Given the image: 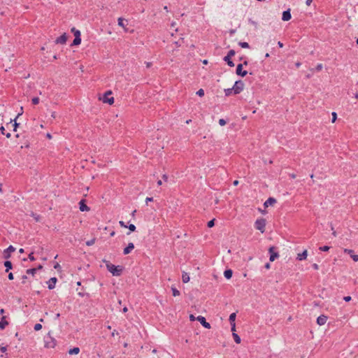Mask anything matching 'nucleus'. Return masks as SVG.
Returning a JSON list of instances; mask_svg holds the SVG:
<instances>
[{
  "instance_id": "obj_59",
  "label": "nucleus",
  "mask_w": 358,
  "mask_h": 358,
  "mask_svg": "<svg viewBox=\"0 0 358 358\" xmlns=\"http://www.w3.org/2000/svg\"><path fill=\"white\" fill-rule=\"evenodd\" d=\"M46 137H47L48 139H50V140H51V139L52 138V135H51L50 133H48V134H46Z\"/></svg>"
},
{
  "instance_id": "obj_26",
  "label": "nucleus",
  "mask_w": 358,
  "mask_h": 358,
  "mask_svg": "<svg viewBox=\"0 0 358 358\" xmlns=\"http://www.w3.org/2000/svg\"><path fill=\"white\" fill-rule=\"evenodd\" d=\"M232 336L234 337V339L235 342L237 344L241 343V338H240V336L236 332L232 333Z\"/></svg>"
},
{
  "instance_id": "obj_36",
  "label": "nucleus",
  "mask_w": 358,
  "mask_h": 358,
  "mask_svg": "<svg viewBox=\"0 0 358 358\" xmlns=\"http://www.w3.org/2000/svg\"><path fill=\"white\" fill-rule=\"evenodd\" d=\"M331 115H332L331 122L334 123L337 119V114L336 112H332Z\"/></svg>"
},
{
  "instance_id": "obj_20",
  "label": "nucleus",
  "mask_w": 358,
  "mask_h": 358,
  "mask_svg": "<svg viewBox=\"0 0 358 358\" xmlns=\"http://www.w3.org/2000/svg\"><path fill=\"white\" fill-rule=\"evenodd\" d=\"M8 324V322L6 320V317L4 316L2 317L0 321V329H3Z\"/></svg>"
},
{
  "instance_id": "obj_63",
  "label": "nucleus",
  "mask_w": 358,
  "mask_h": 358,
  "mask_svg": "<svg viewBox=\"0 0 358 358\" xmlns=\"http://www.w3.org/2000/svg\"><path fill=\"white\" fill-rule=\"evenodd\" d=\"M270 266H270V264H269V263H267V264L265 265V268H266V269H269V268H270Z\"/></svg>"
},
{
  "instance_id": "obj_13",
  "label": "nucleus",
  "mask_w": 358,
  "mask_h": 358,
  "mask_svg": "<svg viewBox=\"0 0 358 358\" xmlns=\"http://www.w3.org/2000/svg\"><path fill=\"white\" fill-rule=\"evenodd\" d=\"M57 280L55 277H52L51 278L48 282H47V285H48V287L49 289H52L55 288V285H56V282H57Z\"/></svg>"
},
{
  "instance_id": "obj_52",
  "label": "nucleus",
  "mask_w": 358,
  "mask_h": 358,
  "mask_svg": "<svg viewBox=\"0 0 358 358\" xmlns=\"http://www.w3.org/2000/svg\"><path fill=\"white\" fill-rule=\"evenodd\" d=\"M29 259L31 260V261H34L35 260V258L34 257V253L31 252L29 255Z\"/></svg>"
},
{
  "instance_id": "obj_51",
  "label": "nucleus",
  "mask_w": 358,
  "mask_h": 358,
  "mask_svg": "<svg viewBox=\"0 0 358 358\" xmlns=\"http://www.w3.org/2000/svg\"><path fill=\"white\" fill-rule=\"evenodd\" d=\"M27 280V275H22V283L24 284L26 283V280Z\"/></svg>"
},
{
  "instance_id": "obj_30",
  "label": "nucleus",
  "mask_w": 358,
  "mask_h": 358,
  "mask_svg": "<svg viewBox=\"0 0 358 358\" xmlns=\"http://www.w3.org/2000/svg\"><path fill=\"white\" fill-rule=\"evenodd\" d=\"M171 291L173 296H178L180 294V292L175 287H171Z\"/></svg>"
},
{
  "instance_id": "obj_45",
  "label": "nucleus",
  "mask_w": 358,
  "mask_h": 358,
  "mask_svg": "<svg viewBox=\"0 0 358 358\" xmlns=\"http://www.w3.org/2000/svg\"><path fill=\"white\" fill-rule=\"evenodd\" d=\"M41 328H42V325L41 324H36L34 326V330H36V331H39L41 329Z\"/></svg>"
},
{
  "instance_id": "obj_60",
  "label": "nucleus",
  "mask_w": 358,
  "mask_h": 358,
  "mask_svg": "<svg viewBox=\"0 0 358 358\" xmlns=\"http://www.w3.org/2000/svg\"><path fill=\"white\" fill-rule=\"evenodd\" d=\"M313 267L315 270H318V268H319L318 264H313Z\"/></svg>"
},
{
  "instance_id": "obj_23",
  "label": "nucleus",
  "mask_w": 358,
  "mask_h": 358,
  "mask_svg": "<svg viewBox=\"0 0 358 358\" xmlns=\"http://www.w3.org/2000/svg\"><path fill=\"white\" fill-rule=\"evenodd\" d=\"M4 266L6 267V271L8 272L12 268V263L10 261H6L4 262Z\"/></svg>"
},
{
  "instance_id": "obj_29",
  "label": "nucleus",
  "mask_w": 358,
  "mask_h": 358,
  "mask_svg": "<svg viewBox=\"0 0 358 358\" xmlns=\"http://www.w3.org/2000/svg\"><path fill=\"white\" fill-rule=\"evenodd\" d=\"M236 315L235 313H231L230 315H229V321H230V323L232 324V323H235V320H236Z\"/></svg>"
},
{
  "instance_id": "obj_10",
  "label": "nucleus",
  "mask_w": 358,
  "mask_h": 358,
  "mask_svg": "<svg viewBox=\"0 0 358 358\" xmlns=\"http://www.w3.org/2000/svg\"><path fill=\"white\" fill-rule=\"evenodd\" d=\"M328 317L324 315H321L317 318V324L319 326L324 325L327 322Z\"/></svg>"
},
{
  "instance_id": "obj_42",
  "label": "nucleus",
  "mask_w": 358,
  "mask_h": 358,
  "mask_svg": "<svg viewBox=\"0 0 358 358\" xmlns=\"http://www.w3.org/2000/svg\"><path fill=\"white\" fill-rule=\"evenodd\" d=\"M31 101L34 105H36L39 103V99L38 97H34L32 98Z\"/></svg>"
},
{
  "instance_id": "obj_18",
  "label": "nucleus",
  "mask_w": 358,
  "mask_h": 358,
  "mask_svg": "<svg viewBox=\"0 0 358 358\" xmlns=\"http://www.w3.org/2000/svg\"><path fill=\"white\" fill-rule=\"evenodd\" d=\"M276 202V200L274 198L270 197L268 198L264 203L265 208H268V206H273Z\"/></svg>"
},
{
  "instance_id": "obj_61",
  "label": "nucleus",
  "mask_w": 358,
  "mask_h": 358,
  "mask_svg": "<svg viewBox=\"0 0 358 358\" xmlns=\"http://www.w3.org/2000/svg\"><path fill=\"white\" fill-rule=\"evenodd\" d=\"M54 268H56V269H59V268H60V265L58 263H57L55 265Z\"/></svg>"
},
{
  "instance_id": "obj_62",
  "label": "nucleus",
  "mask_w": 358,
  "mask_h": 358,
  "mask_svg": "<svg viewBox=\"0 0 358 358\" xmlns=\"http://www.w3.org/2000/svg\"><path fill=\"white\" fill-rule=\"evenodd\" d=\"M278 46H279L280 48H282V47H283V44H282V43H281L280 41H278Z\"/></svg>"
},
{
  "instance_id": "obj_3",
  "label": "nucleus",
  "mask_w": 358,
  "mask_h": 358,
  "mask_svg": "<svg viewBox=\"0 0 358 358\" xmlns=\"http://www.w3.org/2000/svg\"><path fill=\"white\" fill-rule=\"evenodd\" d=\"M44 346L46 348L52 349L56 346V340L48 333L44 340Z\"/></svg>"
},
{
  "instance_id": "obj_57",
  "label": "nucleus",
  "mask_w": 358,
  "mask_h": 358,
  "mask_svg": "<svg viewBox=\"0 0 358 358\" xmlns=\"http://www.w3.org/2000/svg\"><path fill=\"white\" fill-rule=\"evenodd\" d=\"M0 350H1L2 352H6V347H4V346L0 347Z\"/></svg>"
},
{
  "instance_id": "obj_56",
  "label": "nucleus",
  "mask_w": 358,
  "mask_h": 358,
  "mask_svg": "<svg viewBox=\"0 0 358 358\" xmlns=\"http://www.w3.org/2000/svg\"><path fill=\"white\" fill-rule=\"evenodd\" d=\"M313 2V0H306V4L309 6Z\"/></svg>"
},
{
  "instance_id": "obj_49",
  "label": "nucleus",
  "mask_w": 358,
  "mask_h": 358,
  "mask_svg": "<svg viewBox=\"0 0 358 358\" xmlns=\"http://www.w3.org/2000/svg\"><path fill=\"white\" fill-rule=\"evenodd\" d=\"M232 333L236 332V323L231 324Z\"/></svg>"
},
{
  "instance_id": "obj_5",
  "label": "nucleus",
  "mask_w": 358,
  "mask_h": 358,
  "mask_svg": "<svg viewBox=\"0 0 358 358\" xmlns=\"http://www.w3.org/2000/svg\"><path fill=\"white\" fill-rule=\"evenodd\" d=\"M245 84L242 80L236 81L233 87L234 94H240L244 89Z\"/></svg>"
},
{
  "instance_id": "obj_24",
  "label": "nucleus",
  "mask_w": 358,
  "mask_h": 358,
  "mask_svg": "<svg viewBox=\"0 0 358 358\" xmlns=\"http://www.w3.org/2000/svg\"><path fill=\"white\" fill-rule=\"evenodd\" d=\"M224 60L227 63V64H228L229 66H231V67L234 66V62L231 61V57L225 56V57H224Z\"/></svg>"
},
{
  "instance_id": "obj_11",
  "label": "nucleus",
  "mask_w": 358,
  "mask_h": 358,
  "mask_svg": "<svg viewBox=\"0 0 358 358\" xmlns=\"http://www.w3.org/2000/svg\"><path fill=\"white\" fill-rule=\"evenodd\" d=\"M308 257V250L306 249L303 250L302 252L298 253L296 255V259L298 261H303L306 260Z\"/></svg>"
},
{
  "instance_id": "obj_21",
  "label": "nucleus",
  "mask_w": 358,
  "mask_h": 358,
  "mask_svg": "<svg viewBox=\"0 0 358 358\" xmlns=\"http://www.w3.org/2000/svg\"><path fill=\"white\" fill-rule=\"evenodd\" d=\"M68 352L70 355H78L80 352V349L79 348L76 347L72 349H70Z\"/></svg>"
},
{
  "instance_id": "obj_9",
  "label": "nucleus",
  "mask_w": 358,
  "mask_h": 358,
  "mask_svg": "<svg viewBox=\"0 0 358 358\" xmlns=\"http://www.w3.org/2000/svg\"><path fill=\"white\" fill-rule=\"evenodd\" d=\"M15 248L13 245L8 246L3 250V256L6 259H9L12 252H15Z\"/></svg>"
},
{
  "instance_id": "obj_6",
  "label": "nucleus",
  "mask_w": 358,
  "mask_h": 358,
  "mask_svg": "<svg viewBox=\"0 0 358 358\" xmlns=\"http://www.w3.org/2000/svg\"><path fill=\"white\" fill-rule=\"evenodd\" d=\"M117 25L123 29L124 32H129V21L123 17L117 18Z\"/></svg>"
},
{
  "instance_id": "obj_53",
  "label": "nucleus",
  "mask_w": 358,
  "mask_h": 358,
  "mask_svg": "<svg viewBox=\"0 0 358 358\" xmlns=\"http://www.w3.org/2000/svg\"><path fill=\"white\" fill-rule=\"evenodd\" d=\"M119 224L123 228H127V226L125 224V223L123 221H120Z\"/></svg>"
},
{
  "instance_id": "obj_32",
  "label": "nucleus",
  "mask_w": 358,
  "mask_h": 358,
  "mask_svg": "<svg viewBox=\"0 0 358 358\" xmlns=\"http://www.w3.org/2000/svg\"><path fill=\"white\" fill-rule=\"evenodd\" d=\"M20 115V114H18V115L17 116V117L13 120V122H13V131H15L17 130V127H18V125H19V124H18V123H17V122H16V119L18 117V116H19Z\"/></svg>"
},
{
  "instance_id": "obj_39",
  "label": "nucleus",
  "mask_w": 358,
  "mask_h": 358,
  "mask_svg": "<svg viewBox=\"0 0 358 358\" xmlns=\"http://www.w3.org/2000/svg\"><path fill=\"white\" fill-rule=\"evenodd\" d=\"M94 243H95V239L92 238V239H91L90 241H87L86 242V245H88V246H91V245H94Z\"/></svg>"
},
{
  "instance_id": "obj_27",
  "label": "nucleus",
  "mask_w": 358,
  "mask_h": 358,
  "mask_svg": "<svg viewBox=\"0 0 358 358\" xmlns=\"http://www.w3.org/2000/svg\"><path fill=\"white\" fill-rule=\"evenodd\" d=\"M0 131L3 135H5L8 138L10 137V133L5 134V128L1 123H0Z\"/></svg>"
},
{
  "instance_id": "obj_34",
  "label": "nucleus",
  "mask_w": 358,
  "mask_h": 358,
  "mask_svg": "<svg viewBox=\"0 0 358 358\" xmlns=\"http://www.w3.org/2000/svg\"><path fill=\"white\" fill-rule=\"evenodd\" d=\"M239 45L243 48H248L249 44L247 42H240Z\"/></svg>"
},
{
  "instance_id": "obj_48",
  "label": "nucleus",
  "mask_w": 358,
  "mask_h": 358,
  "mask_svg": "<svg viewBox=\"0 0 358 358\" xmlns=\"http://www.w3.org/2000/svg\"><path fill=\"white\" fill-rule=\"evenodd\" d=\"M351 296H344L343 297V300L345 301V302H349L350 301H351Z\"/></svg>"
},
{
  "instance_id": "obj_50",
  "label": "nucleus",
  "mask_w": 358,
  "mask_h": 358,
  "mask_svg": "<svg viewBox=\"0 0 358 358\" xmlns=\"http://www.w3.org/2000/svg\"><path fill=\"white\" fill-rule=\"evenodd\" d=\"M322 68H323L322 64H318L317 65V66H316V70H317V71H320V70H322Z\"/></svg>"
},
{
  "instance_id": "obj_44",
  "label": "nucleus",
  "mask_w": 358,
  "mask_h": 358,
  "mask_svg": "<svg viewBox=\"0 0 358 358\" xmlns=\"http://www.w3.org/2000/svg\"><path fill=\"white\" fill-rule=\"evenodd\" d=\"M235 55V51L234 50H231L229 51L227 57H233L234 55Z\"/></svg>"
},
{
  "instance_id": "obj_1",
  "label": "nucleus",
  "mask_w": 358,
  "mask_h": 358,
  "mask_svg": "<svg viewBox=\"0 0 358 358\" xmlns=\"http://www.w3.org/2000/svg\"><path fill=\"white\" fill-rule=\"evenodd\" d=\"M103 263H105L106 267L107 270L113 275V276H120L123 272L124 268L122 266L117 265L115 266L112 264L109 261L106 259L103 260Z\"/></svg>"
},
{
  "instance_id": "obj_12",
  "label": "nucleus",
  "mask_w": 358,
  "mask_h": 358,
  "mask_svg": "<svg viewBox=\"0 0 358 358\" xmlns=\"http://www.w3.org/2000/svg\"><path fill=\"white\" fill-rule=\"evenodd\" d=\"M67 41V36H66V33H64L63 34H62L59 37H58L56 40H55V43H60V44H64L66 43Z\"/></svg>"
},
{
  "instance_id": "obj_64",
  "label": "nucleus",
  "mask_w": 358,
  "mask_h": 358,
  "mask_svg": "<svg viewBox=\"0 0 358 358\" xmlns=\"http://www.w3.org/2000/svg\"><path fill=\"white\" fill-rule=\"evenodd\" d=\"M174 44H175V45L176 47H180V44L178 41L174 42Z\"/></svg>"
},
{
  "instance_id": "obj_37",
  "label": "nucleus",
  "mask_w": 358,
  "mask_h": 358,
  "mask_svg": "<svg viewBox=\"0 0 358 358\" xmlns=\"http://www.w3.org/2000/svg\"><path fill=\"white\" fill-rule=\"evenodd\" d=\"M127 228L130 231H134L136 230V226L133 224H130L129 226H127Z\"/></svg>"
},
{
  "instance_id": "obj_15",
  "label": "nucleus",
  "mask_w": 358,
  "mask_h": 358,
  "mask_svg": "<svg viewBox=\"0 0 358 358\" xmlns=\"http://www.w3.org/2000/svg\"><path fill=\"white\" fill-rule=\"evenodd\" d=\"M236 73L238 76L244 77L245 76L247 75L248 72L246 71H243V64H240L237 66Z\"/></svg>"
},
{
  "instance_id": "obj_25",
  "label": "nucleus",
  "mask_w": 358,
  "mask_h": 358,
  "mask_svg": "<svg viewBox=\"0 0 358 358\" xmlns=\"http://www.w3.org/2000/svg\"><path fill=\"white\" fill-rule=\"evenodd\" d=\"M71 32L73 33L75 38L80 37V31L78 29H76L75 27L71 28Z\"/></svg>"
},
{
  "instance_id": "obj_55",
  "label": "nucleus",
  "mask_w": 358,
  "mask_h": 358,
  "mask_svg": "<svg viewBox=\"0 0 358 358\" xmlns=\"http://www.w3.org/2000/svg\"><path fill=\"white\" fill-rule=\"evenodd\" d=\"M189 320L190 321H194L195 320H196V318L194 316V315H189Z\"/></svg>"
},
{
  "instance_id": "obj_31",
  "label": "nucleus",
  "mask_w": 358,
  "mask_h": 358,
  "mask_svg": "<svg viewBox=\"0 0 358 358\" xmlns=\"http://www.w3.org/2000/svg\"><path fill=\"white\" fill-rule=\"evenodd\" d=\"M232 92L234 93V90H233V87L232 88H228V89H225L224 90V93H225V95L226 96H229L232 94Z\"/></svg>"
},
{
  "instance_id": "obj_28",
  "label": "nucleus",
  "mask_w": 358,
  "mask_h": 358,
  "mask_svg": "<svg viewBox=\"0 0 358 358\" xmlns=\"http://www.w3.org/2000/svg\"><path fill=\"white\" fill-rule=\"evenodd\" d=\"M80 43H81L80 37L75 38L72 43V45H78L80 44Z\"/></svg>"
},
{
  "instance_id": "obj_40",
  "label": "nucleus",
  "mask_w": 358,
  "mask_h": 358,
  "mask_svg": "<svg viewBox=\"0 0 358 358\" xmlns=\"http://www.w3.org/2000/svg\"><path fill=\"white\" fill-rule=\"evenodd\" d=\"M329 248H330L329 246L324 245V246L320 247L319 249L321 251L327 252L329 250Z\"/></svg>"
},
{
  "instance_id": "obj_4",
  "label": "nucleus",
  "mask_w": 358,
  "mask_h": 358,
  "mask_svg": "<svg viewBox=\"0 0 358 358\" xmlns=\"http://www.w3.org/2000/svg\"><path fill=\"white\" fill-rule=\"evenodd\" d=\"M255 227L257 230H259L262 234H264L266 230V220L264 218L257 219L255 222Z\"/></svg>"
},
{
  "instance_id": "obj_17",
  "label": "nucleus",
  "mask_w": 358,
  "mask_h": 358,
  "mask_svg": "<svg viewBox=\"0 0 358 358\" xmlns=\"http://www.w3.org/2000/svg\"><path fill=\"white\" fill-rule=\"evenodd\" d=\"M79 209L81 212H87L90 210V208L85 204V200H81L79 202Z\"/></svg>"
},
{
  "instance_id": "obj_43",
  "label": "nucleus",
  "mask_w": 358,
  "mask_h": 358,
  "mask_svg": "<svg viewBox=\"0 0 358 358\" xmlns=\"http://www.w3.org/2000/svg\"><path fill=\"white\" fill-rule=\"evenodd\" d=\"M214 224H215L214 220H210V221L208 222V224H207V225H208V227L209 228L213 227L214 226Z\"/></svg>"
},
{
  "instance_id": "obj_16",
  "label": "nucleus",
  "mask_w": 358,
  "mask_h": 358,
  "mask_svg": "<svg viewBox=\"0 0 358 358\" xmlns=\"http://www.w3.org/2000/svg\"><path fill=\"white\" fill-rule=\"evenodd\" d=\"M134 249V244L133 243H129L127 246L124 248V255L129 254Z\"/></svg>"
},
{
  "instance_id": "obj_46",
  "label": "nucleus",
  "mask_w": 358,
  "mask_h": 358,
  "mask_svg": "<svg viewBox=\"0 0 358 358\" xmlns=\"http://www.w3.org/2000/svg\"><path fill=\"white\" fill-rule=\"evenodd\" d=\"M351 257L354 262H358V255L353 254V255H352Z\"/></svg>"
},
{
  "instance_id": "obj_38",
  "label": "nucleus",
  "mask_w": 358,
  "mask_h": 358,
  "mask_svg": "<svg viewBox=\"0 0 358 358\" xmlns=\"http://www.w3.org/2000/svg\"><path fill=\"white\" fill-rule=\"evenodd\" d=\"M249 22L252 25L254 26L255 27H257V22L252 20V19H249L248 20Z\"/></svg>"
},
{
  "instance_id": "obj_8",
  "label": "nucleus",
  "mask_w": 358,
  "mask_h": 358,
  "mask_svg": "<svg viewBox=\"0 0 358 358\" xmlns=\"http://www.w3.org/2000/svg\"><path fill=\"white\" fill-rule=\"evenodd\" d=\"M196 320L201 323V324L205 327L206 329H210L211 326L210 324V323L207 322L206 320V318L203 317V316H198L196 317Z\"/></svg>"
},
{
  "instance_id": "obj_14",
  "label": "nucleus",
  "mask_w": 358,
  "mask_h": 358,
  "mask_svg": "<svg viewBox=\"0 0 358 358\" xmlns=\"http://www.w3.org/2000/svg\"><path fill=\"white\" fill-rule=\"evenodd\" d=\"M292 17L290 9H287V10L283 11L282 20L283 21H289Z\"/></svg>"
},
{
  "instance_id": "obj_33",
  "label": "nucleus",
  "mask_w": 358,
  "mask_h": 358,
  "mask_svg": "<svg viewBox=\"0 0 358 358\" xmlns=\"http://www.w3.org/2000/svg\"><path fill=\"white\" fill-rule=\"evenodd\" d=\"M343 252L346 254H348L350 255V257L352 256V255L355 254L354 251L351 249H348V248H345L343 250Z\"/></svg>"
},
{
  "instance_id": "obj_35",
  "label": "nucleus",
  "mask_w": 358,
  "mask_h": 358,
  "mask_svg": "<svg viewBox=\"0 0 358 358\" xmlns=\"http://www.w3.org/2000/svg\"><path fill=\"white\" fill-rule=\"evenodd\" d=\"M36 268H30L27 271V273L31 275H34V274L36 273Z\"/></svg>"
},
{
  "instance_id": "obj_2",
  "label": "nucleus",
  "mask_w": 358,
  "mask_h": 358,
  "mask_svg": "<svg viewBox=\"0 0 358 358\" xmlns=\"http://www.w3.org/2000/svg\"><path fill=\"white\" fill-rule=\"evenodd\" d=\"M98 99L103 103H108L109 105H113L115 100L114 97L112 96V92L110 90L106 92L103 94H99Z\"/></svg>"
},
{
  "instance_id": "obj_7",
  "label": "nucleus",
  "mask_w": 358,
  "mask_h": 358,
  "mask_svg": "<svg viewBox=\"0 0 358 358\" xmlns=\"http://www.w3.org/2000/svg\"><path fill=\"white\" fill-rule=\"evenodd\" d=\"M268 252L270 253L269 260L271 262H273L279 257V254L277 252H275V248L273 246H271L268 248Z\"/></svg>"
},
{
  "instance_id": "obj_54",
  "label": "nucleus",
  "mask_w": 358,
  "mask_h": 358,
  "mask_svg": "<svg viewBox=\"0 0 358 358\" xmlns=\"http://www.w3.org/2000/svg\"><path fill=\"white\" fill-rule=\"evenodd\" d=\"M8 278L9 280H13L14 277H13V274L12 273H10L8 275Z\"/></svg>"
},
{
  "instance_id": "obj_41",
  "label": "nucleus",
  "mask_w": 358,
  "mask_h": 358,
  "mask_svg": "<svg viewBox=\"0 0 358 358\" xmlns=\"http://www.w3.org/2000/svg\"><path fill=\"white\" fill-rule=\"evenodd\" d=\"M196 94L199 96H203L204 95V91L203 89H200L196 92Z\"/></svg>"
},
{
  "instance_id": "obj_58",
  "label": "nucleus",
  "mask_w": 358,
  "mask_h": 358,
  "mask_svg": "<svg viewBox=\"0 0 358 358\" xmlns=\"http://www.w3.org/2000/svg\"><path fill=\"white\" fill-rule=\"evenodd\" d=\"M152 201V197H147L145 199V202L148 203V202H150Z\"/></svg>"
},
{
  "instance_id": "obj_19",
  "label": "nucleus",
  "mask_w": 358,
  "mask_h": 358,
  "mask_svg": "<svg viewBox=\"0 0 358 358\" xmlns=\"http://www.w3.org/2000/svg\"><path fill=\"white\" fill-rule=\"evenodd\" d=\"M182 280L183 283H187L190 280V278L189 274L187 272H182Z\"/></svg>"
},
{
  "instance_id": "obj_22",
  "label": "nucleus",
  "mask_w": 358,
  "mask_h": 358,
  "mask_svg": "<svg viewBox=\"0 0 358 358\" xmlns=\"http://www.w3.org/2000/svg\"><path fill=\"white\" fill-rule=\"evenodd\" d=\"M233 272L231 269L226 270L224 272V275L227 279H230L232 276Z\"/></svg>"
},
{
  "instance_id": "obj_47",
  "label": "nucleus",
  "mask_w": 358,
  "mask_h": 358,
  "mask_svg": "<svg viewBox=\"0 0 358 358\" xmlns=\"http://www.w3.org/2000/svg\"><path fill=\"white\" fill-rule=\"evenodd\" d=\"M219 124L220 126H224L226 124V121L224 119H220Z\"/></svg>"
}]
</instances>
